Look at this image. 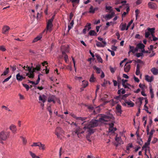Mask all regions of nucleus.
<instances>
[{
  "instance_id": "obj_1",
  "label": "nucleus",
  "mask_w": 158,
  "mask_h": 158,
  "mask_svg": "<svg viewBox=\"0 0 158 158\" xmlns=\"http://www.w3.org/2000/svg\"><path fill=\"white\" fill-rule=\"evenodd\" d=\"M114 119V117L112 114L109 113L107 114H101L100 118L98 120L96 119H93L89 122L84 121L82 124H84L85 126L83 128L85 130H87L90 135L94 133V131L92 128L96 127L98 125V122H104L112 121Z\"/></svg>"
},
{
  "instance_id": "obj_2",
  "label": "nucleus",
  "mask_w": 158,
  "mask_h": 158,
  "mask_svg": "<svg viewBox=\"0 0 158 158\" xmlns=\"http://www.w3.org/2000/svg\"><path fill=\"white\" fill-rule=\"evenodd\" d=\"M10 132L2 131L0 132V142L3 143L2 140H5L9 137Z\"/></svg>"
},
{
  "instance_id": "obj_3",
  "label": "nucleus",
  "mask_w": 158,
  "mask_h": 158,
  "mask_svg": "<svg viewBox=\"0 0 158 158\" xmlns=\"http://www.w3.org/2000/svg\"><path fill=\"white\" fill-rule=\"evenodd\" d=\"M54 18V15L53 16L52 18L49 19L47 25V31H48L50 32L52 31V27L53 26L52 25V22L53 21V20Z\"/></svg>"
},
{
  "instance_id": "obj_4",
  "label": "nucleus",
  "mask_w": 158,
  "mask_h": 158,
  "mask_svg": "<svg viewBox=\"0 0 158 158\" xmlns=\"http://www.w3.org/2000/svg\"><path fill=\"white\" fill-rule=\"evenodd\" d=\"M148 6L149 8L154 10L156 9L157 8V6L156 4L152 2L148 3Z\"/></svg>"
},
{
  "instance_id": "obj_5",
  "label": "nucleus",
  "mask_w": 158,
  "mask_h": 158,
  "mask_svg": "<svg viewBox=\"0 0 158 158\" xmlns=\"http://www.w3.org/2000/svg\"><path fill=\"white\" fill-rule=\"evenodd\" d=\"M56 98L54 95H50L48 98V102H52L54 104L56 103Z\"/></svg>"
},
{
  "instance_id": "obj_6",
  "label": "nucleus",
  "mask_w": 158,
  "mask_h": 158,
  "mask_svg": "<svg viewBox=\"0 0 158 158\" xmlns=\"http://www.w3.org/2000/svg\"><path fill=\"white\" fill-rule=\"evenodd\" d=\"M106 44V42L105 41H102V42H100L97 41L96 46L98 47H103Z\"/></svg>"
},
{
  "instance_id": "obj_7",
  "label": "nucleus",
  "mask_w": 158,
  "mask_h": 158,
  "mask_svg": "<svg viewBox=\"0 0 158 158\" xmlns=\"http://www.w3.org/2000/svg\"><path fill=\"white\" fill-rule=\"evenodd\" d=\"M16 78L17 81H19L25 79V77L21 75L19 73H18L16 75Z\"/></svg>"
},
{
  "instance_id": "obj_8",
  "label": "nucleus",
  "mask_w": 158,
  "mask_h": 158,
  "mask_svg": "<svg viewBox=\"0 0 158 158\" xmlns=\"http://www.w3.org/2000/svg\"><path fill=\"white\" fill-rule=\"evenodd\" d=\"M114 124L113 123H111L110 124V127L109 128V131L112 133H114V132L116 130V128L113 127Z\"/></svg>"
},
{
  "instance_id": "obj_9",
  "label": "nucleus",
  "mask_w": 158,
  "mask_h": 158,
  "mask_svg": "<svg viewBox=\"0 0 158 158\" xmlns=\"http://www.w3.org/2000/svg\"><path fill=\"white\" fill-rule=\"evenodd\" d=\"M143 97H140L138 98L136 102V103L137 104L139 108L141 106L142 104V101L143 99Z\"/></svg>"
},
{
  "instance_id": "obj_10",
  "label": "nucleus",
  "mask_w": 158,
  "mask_h": 158,
  "mask_svg": "<svg viewBox=\"0 0 158 158\" xmlns=\"http://www.w3.org/2000/svg\"><path fill=\"white\" fill-rule=\"evenodd\" d=\"M115 13L114 12H112L111 14H108L106 15L105 17V19H107L106 20L110 19H111L114 15Z\"/></svg>"
},
{
  "instance_id": "obj_11",
  "label": "nucleus",
  "mask_w": 158,
  "mask_h": 158,
  "mask_svg": "<svg viewBox=\"0 0 158 158\" xmlns=\"http://www.w3.org/2000/svg\"><path fill=\"white\" fill-rule=\"evenodd\" d=\"M10 29V28L8 26H4L2 30V33L4 34H6Z\"/></svg>"
},
{
  "instance_id": "obj_12",
  "label": "nucleus",
  "mask_w": 158,
  "mask_h": 158,
  "mask_svg": "<svg viewBox=\"0 0 158 158\" xmlns=\"http://www.w3.org/2000/svg\"><path fill=\"white\" fill-rule=\"evenodd\" d=\"M42 37V33H40L32 41L33 43H35L40 40Z\"/></svg>"
},
{
  "instance_id": "obj_13",
  "label": "nucleus",
  "mask_w": 158,
  "mask_h": 158,
  "mask_svg": "<svg viewBox=\"0 0 158 158\" xmlns=\"http://www.w3.org/2000/svg\"><path fill=\"white\" fill-rule=\"evenodd\" d=\"M154 77L153 76L150 77L148 75H146L145 76V79L148 82H151L153 80Z\"/></svg>"
},
{
  "instance_id": "obj_14",
  "label": "nucleus",
  "mask_w": 158,
  "mask_h": 158,
  "mask_svg": "<svg viewBox=\"0 0 158 158\" xmlns=\"http://www.w3.org/2000/svg\"><path fill=\"white\" fill-rule=\"evenodd\" d=\"M46 98L47 97L46 95L43 94L42 96H40L39 99V100L42 101L44 103L46 100Z\"/></svg>"
},
{
  "instance_id": "obj_15",
  "label": "nucleus",
  "mask_w": 158,
  "mask_h": 158,
  "mask_svg": "<svg viewBox=\"0 0 158 158\" xmlns=\"http://www.w3.org/2000/svg\"><path fill=\"white\" fill-rule=\"evenodd\" d=\"M131 69L130 65L129 64H126L124 66V71L126 72H128Z\"/></svg>"
},
{
  "instance_id": "obj_16",
  "label": "nucleus",
  "mask_w": 158,
  "mask_h": 158,
  "mask_svg": "<svg viewBox=\"0 0 158 158\" xmlns=\"http://www.w3.org/2000/svg\"><path fill=\"white\" fill-rule=\"evenodd\" d=\"M10 129L13 133H15L16 132L17 129L16 126L15 125H11L10 127Z\"/></svg>"
},
{
  "instance_id": "obj_17",
  "label": "nucleus",
  "mask_w": 158,
  "mask_h": 158,
  "mask_svg": "<svg viewBox=\"0 0 158 158\" xmlns=\"http://www.w3.org/2000/svg\"><path fill=\"white\" fill-rule=\"evenodd\" d=\"M116 109L117 113L120 114L122 113V110H121V106L120 105L117 104L116 107Z\"/></svg>"
},
{
  "instance_id": "obj_18",
  "label": "nucleus",
  "mask_w": 158,
  "mask_h": 158,
  "mask_svg": "<svg viewBox=\"0 0 158 158\" xmlns=\"http://www.w3.org/2000/svg\"><path fill=\"white\" fill-rule=\"evenodd\" d=\"M74 132L75 134H77L78 136L79 137V134L80 133H83L84 131H81L80 128L77 127Z\"/></svg>"
},
{
  "instance_id": "obj_19",
  "label": "nucleus",
  "mask_w": 158,
  "mask_h": 158,
  "mask_svg": "<svg viewBox=\"0 0 158 158\" xmlns=\"http://www.w3.org/2000/svg\"><path fill=\"white\" fill-rule=\"evenodd\" d=\"M115 140L120 144L123 143V141L122 140L121 137H118L116 136L115 138Z\"/></svg>"
},
{
  "instance_id": "obj_20",
  "label": "nucleus",
  "mask_w": 158,
  "mask_h": 158,
  "mask_svg": "<svg viewBox=\"0 0 158 158\" xmlns=\"http://www.w3.org/2000/svg\"><path fill=\"white\" fill-rule=\"evenodd\" d=\"M151 71L154 75H156L158 73V70L155 68H152L151 69Z\"/></svg>"
},
{
  "instance_id": "obj_21",
  "label": "nucleus",
  "mask_w": 158,
  "mask_h": 158,
  "mask_svg": "<svg viewBox=\"0 0 158 158\" xmlns=\"http://www.w3.org/2000/svg\"><path fill=\"white\" fill-rule=\"evenodd\" d=\"M95 56L98 62H100V63L102 62V60L99 54H96Z\"/></svg>"
},
{
  "instance_id": "obj_22",
  "label": "nucleus",
  "mask_w": 158,
  "mask_h": 158,
  "mask_svg": "<svg viewBox=\"0 0 158 158\" xmlns=\"http://www.w3.org/2000/svg\"><path fill=\"white\" fill-rule=\"evenodd\" d=\"M126 24H123L122 23L120 25L119 27L120 28L121 31H123L126 30Z\"/></svg>"
},
{
  "instance_id": "obj_23",
  "label": "nucleus",
  "mask_w": 158,
  "mask_h": 158,
  "mask_svg": "<svg viewBox=\"0 0 158 158\" xmlns=\"http://www.w3.org/2000/svg\"><path fill=\"white\" fill-rule=\"evenodd\" d=\"M137 47L139 49H141V50L144 48L145 46L142 43L138 44L137 45Z\"/></svg>"
},
{
  "instance_id": "obj_24",
  "label": "nucleus",
  "mask_w": 158,
  "mask_h": 158,
  "mask_svg": "<svg viewBox=\"0 0 158 158\" xmlns=\"http://www.w3.org/2000/svg\"><path fill=\"white\" fill-rule=\"evenodd\" d=\"M93 68L94 70H96V72L98 74L100 73H101V72L102 71L101 69L100 68L97 67L96 66H93Z\"/></svg>"
},
{
  "instance_id": "obj_25",
  "label": "nucleus",
  "mask_w": 158,
  "mask_h": 158,
  "mask_svg": "<svg viewBox=\"0 0 158 158\" xmlns=\"http://www.w3.org/2000/svg\"><path fill=\"white\" fill-rule=\"evenodd\" d=\"M88 109L90 111H93V114H96L97 113L96 112L95 110L94 109V108L93 106H89Z\"/></svg>"
},
{
  "instance_id": "obj_26",
  "label": "nucleus",
  "mask_w": 158,
  "mask_h": 158,
  "mask_svg": "<svg viewBox=\"0 0 158 158\" xmlns=\"http://www.w3.org/2000/svg\"><path fill=\"white\" fill-rule=\"evenodd\" d=\"M89 35L90 36H95L97 35V33L94 30H90L89 33Z\"/></svg>"
},
{
  "instance_id": "obj_27",
  "label": "nucleus",
  "mask_w": 158,
  "mask_h": 158,
  "mask_svg": "<svg viewBox=\"0 0 158 158\" xmlns=\"http://www.w3.org/2000/svg\"><path fill=\"white\" fill-rule=\"evenodd\" d=\"M130 50L128 52V53H129L131 52H132L134 53L135 52V51L134 50L135 47L134 46H131L129 45Z\"/></svg>"
},
{
  "instance_id": "obj_28",
  "label": "nucleus",
  "mask_w": 158,
  "mask_h": 158,
  "mask_svg": "<svg viewBox=\"0 0 158 158\" xmlns=\"http://www.w3.org/2000/svg\"><path fill=\"white\" fill-rule=\"evenodd\" d=\"M147 30L148 32L151 34L154 33H155L154 31L155 30V28H148L147 29Z\"/></svg>"
},
{
  "instance_id": "obj_29",
  "label": "nucleus",
  "mask_w": 158,
  "mask_h": 158,
  "mask_svg": "<svg viewBox=\"0 0 158 158\" xmlns=\"http://www.w3.org/2000/svg\"><path fill=\"white\" fill-rule=\"evenodd\" d=\"M39 147L40 148L39 149L40 150H44L45 149V145L44 144H42L41 142H40V143Z\"/></svg>"
},
{
  "instance_id": "obj_30",
  "label": "nucleus",
  "mask_w": 158,
  "mask_h": 158,
  "mask_svg": "<svg viewBox=\"0 0 158 158\" xmlns=\"http://www.w3.org/2000/svg\"><path fill=\"white\" fill-rule=\"evenodd\" d=\"M125 102V103H127L128 105L129 106L131 107H133L134 106V103L131 101L128 102L126 101Z\"/></svg>"
},
{
  "instance_id": "obj_31",
  "label": "nucleus",
  "mask_w": 158,
  "mask_h": 158,
  "mask_svg": "<svg viewBox=\"0 0 158 158\" xmlns=\"http://www.w3.org/2000/svg\"><path fill=\"white\" fill-rule=\"evenodd\" d=\"M74 23V21L73 20L71 21L70 24L68 25V27L69 30L73 27Z\"/></svg>"
},
{
  "instance_id": "obj_32",
  "label": "nucleus",
  "mask_w": 158,
  "mask_h": 158,
  "mask_svg": "<svg viewBox=\"0 0 158 158\" xmlns=\"http://www.w3.org/2000/svg\"><path fill=\"white\" fill-rule=\"evenodd\" d=\"M82 86L84 88H85L86 87H87L88 85V81H82Z\"/></svg>"
},
{
  "instance_id": "obj_33",
  "label": "nucleus",
  "mask_w": 158,
  "mask_h": 158,
  "mask_svg": "<svg viewBox=\"0 0 158 158\" xmlns=\"http://www.w3.org/2000/svg\"><path fill=\"white\" fill-rule=\"evenodd\" d=\"M27 71H29V73L30 74H34L32 70V67L27 66Z\"/></svg>"
},
{
  "instance_id": "obj_34",
  "label": "nucleus",
  "mask_w": 158,
  "mask_h": 158,
  "mask_svg": "<svg viewBox=\"0 0 158 158\" xmlns=\"http://www.w3.org/2000/svg\"><path fill=\"white\" fill-rule=\"evenodd\" d=\"M89 12L90 13H94L95 12V9H94L93 6H91L89 9Z\"/></svg>"
},
{
  "instance_id": "obj_35",
  "label": "nucleus",
  "mask_w": 158,
  "mask_h": 158,
  "mask_svg": "<svg viewBox=\"0 0 158 158\" xmlns=\"http://www.w3.org/2000/svg\"><path fill=\"white\" fill-rule=\"evenodd\" d=\"M9 68H6V70L4 71L3 73L1 75L2 76H5L7 75L9 73Z\"/></svg>"
},
{
  "instance_id": "obj_36",
  "label": "nucleus",
  "mask_w": 158,
  "mask_h": 158,
  "mask_svg": "<svg viewBox=\"0 0 158 158\" xmlns=\"http://www.w3.org/2000/svg\"><path fill=\"white\" fill-rule=\"evenodd\" d=\"M95 79V78L94 77V74H92L91 76L90 77V79H89V81L90 82H94V80Z\"/></svg>"
},
{
  "instance_id": "obj_37",
  "label": "nucleus",
  "mask_w": 158,
  "mask_h": 158,
  "mask_svg": "<svg viewBox=\"0 0 158 158\" xmlns=\"http://www.w3.org/2000/svg\"><path fill=\"white\" fill-rule=\"evenodd\" d=\"M29 153L32 158H37V157H39L38 156H36L35 153L32 152L31 151L29 152Z\"/></svg>"
},
{
  "instance_id": "obj_38",
  "label": "nucleus",
  "mask_w": 158,
  "mask_h": 158,
  "mask_svg": "<svg viewBox=\"0 0 158 158\" xmlns=\"http://www.w3.org/2000/svg\"><path fill=\"white\" fill-rule=\"evenodd\" d=\"M59 132V133H62V131L61 130V129L59 127H57L56 130V132Z\"/></svg>"
},
{
  "instance_id": "obj_39",
  "label": "nucleus",
  "mask_w": 158,
  "mask_h": 158,
  "mask_svg": "<svg viewBox=\"0 0 158 158\" xmlns=\"http://www.w3.org/2000/svg\"><path fill=\"white\" fill-rule=\"evenodd\" d=\"M133 147V145L132 143H129L128 144V146L127 147L126 149L128 151H129L130 148H131Z\"/></svg>"
},
{
  "instance_id": "obj_40",
  "label": "nucleus",
  "mask_w": 158,
  "mask_h": 158,
  "mask_svg": "<svg viewBox=\"0 0 158 158\" xmlns=\"http://www.w3.org/2000/svg\"><path fill=\"white\" fill-rule=\"evenodd\" d=\"M114 99L117 100H121L122 99V95L120 94L119 96H116L114 98Z\"/></svg>"
},
{
  "instance_id": "obj_41",
  "label": "nucleus",
  "mask_w": 158,
  "mask_h": 158,
  "mask_svg": "<svg viewBox=\"0 0 158 158\" xmlns=\"http://www.w3.org/2000/svg\"><path fill=\"white\" fill-rule=\"evenodd\" d=\"M133 22V20H131V21L128 24V25H127L126 28V30H127L128 29V28L130 27V25H131V24Z\"/></svg>"
},
{
  "instance_id": "obj_42",
  "label": "nucleus",
  "mask_w": 158,
  "mask_h": 158,
  "mask_svg": "<svg viewBox=\"0 0 158 158\" xmlns=\"http://www.w3.org/2000/svg\"><path fill=\"white\" fill-rule=\"evenodd\" d=\"M40 142H39L37 143H33V144L31 145V146L32 147H36L38 146L39 147Z\"/></svg>"
},
{
  "instance_id": "obj_43",
  "label": "nucleus",
  "mask_w": 158,
  "mask_h": 158,
  "mask_svg": "<svg viewBox=\"0 0 158 158\" xmlns=\"http://www.w3.org/2000/svg\"><path fill=\"white\" fill-rule=\"evenodd\" d=\"M150 143L148 142V141L145 143L144 145L142 147L143 149H144L145 148H146L147 147V146H148L150 144Z\"/></svg>"
},
{
  "instance_id": "obj_44",
  "label": "nucleus",
  "mask_w": 158,
  "mask_h": 158,
  "mask_svg": "<svg viewBox=\"0 0 158 158\" xmlns=\"http://www.w3.org/2000/svg\"><path fill=\"white\" fill-rule=\"evenodd\" d=\"M87 118L86 117H77V118H76V119L80 120H81L82 121H84Z\"/></svg>"
},
{
  "instance_id": "obj_45",
  "label": "nucleus",
  "mask_w": 158,
  "mask_h": 158,
  "mask_svg": "<svg viewBox=\"0 0 158 158\" xmlns=\"http://www.w3.org/2000/svg\"><path fill=\"white\" fill-rule=\"evenodd\" d=\"M11 76L10 75L7 78L4 79V80L2 81V83L4 84L5 82L9 80L11 78Z\"/></svg>"
},
{
  "instance_id": "obj_46",
  "label": "nucleus",
  "mask_w": 158,
  "mask_h": 158,
  "mask_svg": "<svg viewBox=\"0 0 158 158\" xmlns=\"http://www.w3.org/2000/svg\"><path fill=\"white\" fill-rule=\"evenodd\" d=\"M143 55V54L142 53H138L136 54V56L137 57H139L140 56H142Z\"/></svg>"
},
{
  "instance_id": "obj_47",
  "label": "nucleus",
  "mask_w": 158,
  "mask_h": 158,
  "mask_svg": "<svg viewBox=\"0 0 158 158\" xmlns=\"http://www.w3.org/2000/svg\"><path fill=\"white\" fill-rule=\"evenodd\" d=\"M23 86L26 88L27 91H28L29 89V86L26 84H23Z\"/></svg>"
},
{
  "instance_id": "obj_48",
  "label": "nucleus",
  "mask_w": 158,
  "mask_h": 158,
  "mask_svg": "<svg viewBox=\"0 0 158 158\" xmlns=\"http://www.w3.org/2000/svg\"><path fill=\"white\" fill-rule=\"evenodd\" d=\"M40 67L41 65L40 64H38L36 65L35 68H36V70L39 71L40 70Z\"/></svg>"
},
{
  "instance_id": "obj_49",
  "label": "nucleus",
  "mask_w": 158,
  "mask_h": 158,
  "mask_svg": "<svg viewBox=\"0 0 158 158\" xmlns=\"http://www.w3.org/2000/svg\"><path fill=\"white\" fill-rule=\"evenodd\" d=\"M110 69L111 73H114L115 72L116 69L114 68L111 67H110Z\"/></svg>"
},
{
  "instance_id": "obj_50",
  "label": "nucleus",
  "mask_w": 158,
  "mask_h": 158,
  "mask_svg": "<svg viewBox=\"0 0 158 158\" xmlns=\"http://www.w3.org/2000/svg\"><path fill=\"white\" fill-rule=\"evenodd\" d=\"M0 50L4 52L6 50V49L3 46H0Z\"/></svg>"
},
{
  "instance_id": "obj_51",
  "label": "nucleus",
  "mask_w": 158,
  "mask_h": 158,
  "mask_svg": "<svg viewBox=\"0 0 158 158\" xmlns=\"http://www.w3.org/2000/svg\"><path fill=\"white\" fill-rule=\"evenodd\" d=\"M150 35V33L148 31L146 32L145 33V37L146 38H148Z\"/></svg>"
},
{
  "instance_id": "obj_52",
  "label": "nucleus",
  "mask_w": 158,
  "mask_h": 158,
  "mask_svg": "<svg viewBox=\"0 0 158 158\" xmlns=\"http://www.w3.org/2000/svg\"><path fill=\"white\" fill-rule=\"evenodd\" d=\"M10 67L12 69V71H15L16 69L15 65H14L13 66L10 65Z\"/></svg>"
},
{
  "instance_id": "obj_53",
  "label": "nucleus",
  "mask_w": 158,
  "mask_h": 158,
  "mask_svg": "<svg viewBox=\"0 0 158 158\" xmlns=\"http://www.w3.org/2000/svg\"><path fill=\"white\" fill-rule=\"evenodd\" d=\"M64 59L65 62L67 63V60L68 59V56L67 54H65L64 56Z\"/></svg>"
},
{
  "instance_id": "obj_54",
  "label": "nucleus",
  "mask_w": 158,
  "mask_h": 158,
  "mask_svg": "<svg viewBox=\"0 0 158 158\" xmlns=\"http://www.w3.org/2000/svg\"><path fill=\"white\" fill-rule=\"evenodd\" d=\"M155 131L154 129H152L150 132H149V135H151L152 136L153 133L155 132Z\"/></svg>"
},
{
  "instance_id": "obj_55",
  "label": "nucleus",
  "mask_w": 158,
  "mask_h": 158,
  "mask_svg": "<svg viewBox=\"0 0 158 158\" xmlns=\"http://www.w3.org/2000/svg\"><path fill=\"white\" fill-rule=\"evenodd\" d=\"M129 95V94H125L124 95H122V99H125L126 98L128 97Z\"/></svg>"
},
{
  "instance_id": "obj_56",
  "label": "nucleus",
  "mask_w": 158,
  "mask_h": 158,
  "mask_svg": "<svg viewBox=\"0 0 158 158\" xmlns=\"http://www.w3.org/2000/svg\"><path fill=\"white\" fill-rule=\"evenodd\" d=\"M117 47L113 46L111 48V49L113 50V51H116L117 50Z\"/></svg>"
},
{
  "instance_id": "obj_57",
  "label": "nucleus",
  "mask_w": 158,
  "mask_h": 158,
  "mask_svg": "<svg viewBox=\"0 0 158 158\" xmlns=\"http://www.w3.org/2000/svg\"><path fill=\"white\" fill-rule=\"evenodd\" d=\"M87 24L88 25L86 26L85 27H87L88 28V31H89L91 28L90 27L91 24L89 23H88Z\"/></svg>"
},
{
  "instance_id": "obj_58",
  "label": "nucleus",
  "mask_w": 158,
  "mask_h": 158,
  "mask_svg": "<svg viewBox=\"0 0 158 158\" xmlns=\"http://www.w3.org/2000/svg\"><path fill=\"white\" fill-rule=\"evenodd\" d=\"M2 108H4V109H5V110H8L9 111H11L10 109H9L8 108H7V107H6V106H2Z\"/></svg>"
},
{
  "instance_id": "obj_59",
  "label": "nucleus",
  "mask_w": 158,
  "mask_h": 158,
  "mask_svg": "<svg viewBox=\"0 0 158 158\" xmlns=\"http://www.w3.org/2000/svg\"><path fill=\"white\" fill-rule=\"evenodd\" d=\"M111 7L110 6H106V10H108L110 11H111L112 10L111 9Z\"/></svg>"
},
{
  "instance_id": "obj_60",
  "label": "nucleus",
  "mask_w": 158,
  "mask_h": 158,
  "mask_svg": "<svg viewBox=\"0 0 158 158\" xmlns=\"http://www.w3.org/2000/svg\"><path fill=\"white\" fill-rule=\"evenodd\" d=\"M72 2L74 3H78L79 2V0H70Z\"/></svg>"
},
{
  "instance_id": "obj_61",
  "label": "nucleus",
  "mask_w": 158,
  "mask_h": 158,
  "mask_svg": "<svg viewBox=\"0 0 158 158\" xmlns=\"http://www.w3.org/2000/svg\"><path fill=\"white\" fill-rule=\"evenodd\" d=\"M134 78L135 81L139 82V79L135 76H134Z\"/></svg>"
},
{
  "instance_id": "obj_62",
  "label": "nucleus",
  "mask_w": 158,
  "mask_h": 158,
  "mask_svg": "<svg viewBox=\"0 0 158 158\" xmlns=\"http://www.w3.org/2000/svg\"><path fill=\"white\" fill-rule=\"evenodd\" d=\"M157 140H158V139H157V138H154L153 139V140L152 141V143H156V142L157 141Z\"/></svg>"
},
{
  "instance_id": "obj_63",
  "label": "nucleus",
  "mask_w": 158,
  "mask_h": 158,
  "mask_svg": "<svg viewBox=\"0 0 158 158\" xmlns=\"http://www.w3.org/2000/svg\"><path fill=\"white\" fill-rule=\"evenodd\" d=\"M126 11L127 13H128V12L130 10V8L128 6L127 4L126 5Z\"/></svg>"
},
{
  "instance_id": "obj_64",
  "label": "nucleus",
  "mask_w": 158,
  "mask_h": 158,
  "mask_svg": "<svg viewBox=\"0 0 158 158\" xmlns=\"http://www.w3.org/2000/svg\"><path fill=\"white\" fill-rule=\"evenodd\" d=\"M152 137V136L149 135L148 137V142H150H150Z\"/></svg>"
}]
</instances>
